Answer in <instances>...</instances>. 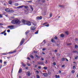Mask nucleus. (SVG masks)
<instances>
[{
    "label": "nucleus",
    "instance_id": "obj_25",
    "mask_svg": "<svg viewBox=\"0 0 78 78\" xmlns=\"http://www.w3.org/2000/svg\"><path fill=\"white\" fill-rule=\"evenodd\" d=\"M73 53H77V51H73Z\"/></svg>",
    "mask_w": 78,
    "mask_h": 78
},
{
    "label": "nucleus",
    "instance_id": "obj_61",
    "mask_svg": "<svg viewBox=\"0 0 78 78\" xmlns=\"http://www.w3.org/2000/svg\"><path fill=\"white\" fill-rule=\"evenodd\" d=\"M4 36H6V33H4Z\"/></svg>",
    "mask_w": 78,
    "mask_h": 78
},
{
    "label": "nucleus",
    "instance_id": "obj_31",
    "mask_svg": "<svg viewBox=\"0 0 78 78\" xmlns=\"http://www.w3.org/2000/svg\"><path fill=\"white\" fill-rule=\"evenodd\" d=\"M24 8H26V9H27V8H28V7L27 6H24Z\"/></svg>",
    "mask_w": 78,
    "mask_h": 78
},
{
    "label": "nucleus",
    "instance_id": "obj_62",
    "mask_svg": "<svg viewBox=\"0 0 78 78\" xmlns=\"http://www.w3.org/2000/svg\"><path fill=\"white\" fill-rule=\"evenodd\" d=\"M5 33L4 32H3L1 33V34H4Z\"/></svg>",
    "mask_w": 78,
    "mask_h": 78
},
{
    "label": "nucleus",
    "instance_id": "obj_7",
    "mask_svg": "<svg viewBox=\"0 0 78 78\" xmlns=\"http://www.w3.org/2000/svg\"><path fill=\"white\" fill-rule=\"evenodd\" d=\"M30 29L31 30H35V29H36V27H30Z\"/></svg>",
    "mask_w": 78,
    "mask_h": 78
},
{
    "label": "nucleus",
    "instance_id": "obj_48",
    "mask_svg": "<svg viewBox=\"0 0 78 78\" xmlns=\"http://www.w3.org/2000/svg\"><path fill=\"white\" fill-rule=\"evenodd\" d=\"M27 59L28 60H30V58H29V57H27Z\"/></svg>",
    "mask_w": 78,
    "mask_h": 78
},
{
    "label": "nucleus",
    "instance_id": "obj_46",
    "mask_svg": "<svg viewBox=\"0 0 78 78\" xmlns=\"http://www.w3.org/2000/svg\"><path fill=\"white\" fill-rule=\"evenodd\" d=\"M48 74L49 75H51V72H48Z\"/></svg>",
    "mask_w": 78,
    "mask_h": 78
},
{
    "label": "nucleus",
    "instance_id": "obj_36",
    "mask_svg": "<svg viewBox=\"0 0 78 78\" xmlns=\"http://www.w3.org/2000/svg\"><path fill=\"white\" fill-rule=\"evenodd\" d=\"M54 39H58V38L57 37L55 36V37H54Z\"/></svg>",
    "mask_w": 78,
    "mask_h": 78
},
{
    "label": "nucleus",
    "instance_id": "obj_50",
    "mask_svg": "<svg viewBox=\"0 0 78 78\" xmlns=\"http://www.w3.org/2000/svg\"><path fill=\"white\" fill-rule=\"evenodd\" d=\"M57 56H60V54H59V53H58L57 54Z\"/></svg>",
    "mask_w": 78,
    "mask_h": 78
},
{
    "label": "nucleus",
    "instance_id": "obj_11",
    "mask_svg": "<svg viewBox=\"0 0 78 78\" xmlns=\"http://www.w3.org/2000/svg\"><path fill=\"white\" fill-rule=\"evenodd\" d=\"M5 11H6V12H9V9H5Z\"/></svg>",
    "mask_w": 78,
    "mask_h": 78
},
{
    "label": "nucleus",
    "instance_id": "obj_29",
    "mask_svg": "<svg viewBox=\"0 0 78 78\" xmlns=\"http://www.w3.org/2000/svg\"><path fill=\"white\" fill-rule=\"evenodd\" d=\"M39 31V30H37L36 32H35V34H38V32Z\"/></svg>",
    "mask_w": 78,
    "mask_h": 78
},
{
    "label": "nucleus",
    "instance_id": "obj_49",
    "mask_svg": "<svg viewBox=\"0 0 78 78\" xmlns=\"http://www.w3.org/2000/svg\"><path fill=\"white\" fill-rule=\"evenodd\" d=\"M22 66H23V67H25V65L24 64H23V65H22Z\"/></svg>",
    "mask_w": 78,
    "mask_h": 78
},
{
    "label": "nucleus",
    "instance_id": "obj_58",
    "mask_svg": "<svg viewBox=\"0 0 78 78\" xmlns=\"http://www.w3.org/2000/svg\"><path fill=\"white\" fill-rule=\"evenodd\" d=\"M45 26L46 27H49V24H48V25H46Z\"/></svg>",
    "mask_w": 78,
    "mask_h": 78
},
{
    "label": "nucleus",
    "instance_id": "obj_42",
    "mask_svg": "<svg viewBox=\"0 0 78 78\" xmlns=\"http://www.w3.org/2000/svg\"><path fill=\"white\" fill-rule=\"evenodd\" d=\"M16 52H17V51L16 50H15L13 52V53H16Z\"/></svg>",
    "mask_w": 78,
    "mask_h": 78
},
{
    "label": "nucleus",
    "instance_id": "obj_53",
    "mask_svg": "<svg viewBox=\"0 0 78 78\" xmlns=\"http://www.w3.org/2000/svg\"><path fill=\"white\" fill-rule=\"evenodd\" d=\"M48 62H47V60H46V62H45V64H47Z\"/></svg>",
    "mask_w": 78,
    "mask_h": 78
},
{
    "label": "nucleus",
    "instance_id": "obj_41",
    "mask_svg": "<svg viewBox=\"0 0 78 78\" xmlns=\"http://www.w3.org/2000/svg\"><path fill=\"white\" fill-rule=\"evenodd\" d=\"M36 72L37 73H38V74H39V71L38 70H37L36 71Z\"/></svg>",
    "mask_w": 78,
    "mask_h": 78
},
{
    "label": "nucleus",
    "instance_id": "obj_52",
    "mask_svg": "<svg viewBox=\"0 0 78 78\" xmlns=\"http://www.w3.org/2000/svg\"><path fill=\"white\" fill-rule=\"evenodd\" d=\"M2 15L0 14V17L2 18Z\"/></svg>",
    "mask_w": 78,
    "mask_h": 78
},
{
    "label": "nucleus",
    "instance_id": "obj_8",
    "mask_svg": "<svg viewBox=\"0 0 78 78\" xmlns=\"http://www.w3.org/2000/svg\"><path fill=\"white\" fill-rule=\"evenodd\" d=\"M9 12H10V13H13V12H14V10L9 9Z\"/></svg>",
    "mask_w": 78,
    "mask_h": 78
},
{
    "label": "nucleus",
    "instance_id": "obj_51",
    "mask_svg": "<svg viewBox=\"0 0 78 78\" xmlns=\"http://www.w3.org/2000/svg\"><path fill=\"white\" fill-rule=\"evenodd\" d=\"M72 73H75V71H74V70H73V71H72Z\"/></svg>",
    "mask_w": 78,
    "mask_h": 78
},
{
    "label": "nucleus",
    "instance_id": "obj_38",
    "mask_svg": "<svg viewBox=\"0 0 78 78\" xmlns=\"http://www.w3.org/2000/svg\"><path fill=\"white\" fill-rule=\"evenodd\" d=\"M41 2L43 3H44V2H45V0H42Z\"/></svg>",
    "mask_w": 78,
    "mask_h": 78
},
{
    "label": "nucleus",
    "instance_id": "obj_26",
    "mask_svg": "<svg viewBox=\"0 0 78 78\" xmlns=\"http://www.w3.org/2000/svg\"><path fill=\"white\" fill-rule=\"evenodd\" d=\"M15 6H18L19 5V4H18V3H15Z\"/></svg>",
    "mask_w": 78,
    "mask_h": 78
},
{
    "label": "nucleus",
    "instance_id": "obj_19",
    "mask_svg": "<svg viewBox=\"0 0 78 78\" xmlns=\"http://www.w3.org/2000/svg\"><path fill=\"white\" fill-rule=\"evenodd\" d=\"M29 32H30V30H27L25 33V34H28V33H29Z\"/></svg>",
    "mask_w": 78,
    "mask_h": 78
},
{
    "label": "nucleus",
    "instance_id": "obj_18",
    "mask_svg": "<svg viewBox=\"0 0 78 78\" xmlns=\"http://www.w3.org/2000/svg\"><path fill=\"white\" fill-rule=\"evenodd\" d=\"M30 57L32 59H34V56L31 55H30Z\"/></svg>",
    "mask_w": 78,
    "mask_h": 78
},
{
    "label": "nucleus",
    "instance_id": "obj_2",
    "mask_svg": "<svg viewBox=\"0 0 78 78\" xmlns=\"http://www.w3.org/2000/svg\"><path fill=\"white\" fill-rule=\"evenodd\" d=\"M14 26L13 25L9 26L8 27V28H10V30H12L14 29Z\"/></svg>",
    "mask_w": 78,
    "mask_h": 78
},
{
    "label": "nucleus",
    "instance_id": "obj_37",
    "mask_svg": "<svg viewBox=\"0 0 78 78\" xmlns=\"http://www.w3.org/2000/svg\"><path fill=\"white\" fill-rule=\"evenodd\" d=\"M37 19V20H39V17L38 16L36 18Z\"/></svg>",
    "mask_w": 78,
    "mask_h": 78
},
{
    "label": "nucleus",
    "instance_id": "obj_9",
    "mask_svg": "<svg viewBox=\"0 0 78 78\" xmlns=\"http://www.w3.org/2000/svg\"><path fill=\"white\" fill-rule=\"evenodd\" d=\"M24 7V5H21L20 6H19L18 7H17L18 8H23V7Z\"/></svg>",
    "mask_w": 78,
    "mask_h": 78
},
{
    "label": "nucleus",
    "instance_id": "obj_5",
    "mask_svg": "<svg viewBox=\"0 0 78 78\" xmlns=\"http://www.w3.org/2000/svg\"><path fill=\"white\" fill-rule=\"evenodd\" d=\"M21 21L23 23L25 24V23L27 22V21L25 20L22 19L21 20Z\"/></svg>",
    "mask_w": 78,
    "mask_h": 78
},
{
    "label": "nucleus",
    "instance_id": "obj_24",
    "mask_svg": "<svg viewBox=\"0 0 78 78\" xmlns=\"http://www.w3.org/2000/svg\"><path fill=\"white\" fill-rule=\"evenodd\" d=\"M49 16L50 17H52V13H50Z\"/></svg>",
    "mask_w": 78,
    "mask_h": 78
},
{
    "label": "nucleus",
    "instance_id": "obj_20",
    "mask_svg": "<svg viewBox=\"0 0 78 78\" xmlns=\"http://www.w3.org/2000/svg\"><path fill=\"white\" fill-rule=\"evenodd\" d=\"M65 33L68 35V34H69V32H68V31H66Z\"/></svg>",
    "mask_w": 78,
    "mask_h": 78
},
{
    "label": "nucleus",
    "instance_id": "obj_6",
    "mask_svg": "<svg viewBox=\"0 0 78 78\" xmlns=\"http://www.w3.org/2000/svg\"><path fill=\"white\" fill-rule=\"evenodd\" d=\"M43 74L44 76H45V77H47V76H48V74H47V73H43Z\"/></svg>",
    "mask_w": 78,
    "mask_h": 78
},
{
    "label": "nucleus",
    "instance_id": "obj_64",
    "mask_svg": "<svg viewBox=\"0 0 78 78\" xmlns=\"http://www.w3.org/2000/svg\"><path fill=\"white\" fill-rule=\"evenodd\" d=\"M4 64H6V62H4Z\"/></svg>",
    "mask_w": 78,
    "mask_h": 78
},
{
    "label": "nucleus",
    "instance_id": "obj_54",
    "mask_svg": "<svg viewBox=\"0 0 78 78\" xmlns=\"http://www.w3.org/2000/svg\"><path fill=\"white\" fill-rule=\"evenodd\" d=\"M2 60H0V62H1V63H2Z\"/></svg>",
    "mask_w": 78,
    "mask_h": 78
},
{
    "label": "nucleus",
    "instance_id": "obj_33",
    "mask_svg": "<svg viewBox=\"0 0 78 78\" xmlns=\"http://www.w3.org/2000/svg\"><path fill=\"white\" fill-rule=\"evenodd\" d=\"M27 2H29V3H31L32 2V1H27Z\"/></svg>",
    "mask_w": 78,
    "mask_h": 78
},
{
    "label": "nucleus",
    "instance_id": "obj_57",
    "mask_svg": "<svg viewBox=\"0 0 78 78\" xmlns=\"http://www.w3.org/2000/svg\"><path fill=\"white\" fill-rule=\"evenodd\" d=\"M36 57H37V58H39V56H38V55H36Z\"/></svg>",
    "mask_w": 78,
    "mask_h": 78
},
{
    "label": "nucleus",
    "instance_id": "obj_35",
    "mask_svg": "<svg viewBox=\"0 0 78 78\" xmlns=\"http://www.w3.org/2000/svg\"><path fill=\"white\" fill-rule=\"evenodd\" d=\"M54 40V38H53L52 39H51V41L52 42H54L53 41Z\"/></svg>",
    "mask_w": 78,
    "mask_h": 78
},
{
    "label": "nucleus",
    "instance_id": "obj_16",
    "mask_svg": "<svg viewBox=\"0 0 78 78\" xmlns=\"http://www.w3.org/2000/svg\"><path fill=\"white\" fill-rule=\"evenodd\" d=\"M9 3L10 4V5H11V4H12V1H9Z\"/></svg>",
    "mask_w": 78,
    "mask_h": 78
},
{
    "label": "nucleus",
    "instance_id": "obj_21",
    "mask_svg": "<svg viewBox=\"0 0 78 78\" xmlns=\"http://www.w3.org/2000/svg\"><path fill=\"white\" fill-rule=\"evenodd\" d=\"M74 47H75V48H78V45H75Z\"/></svg>",
    "mask_w": 78,
    "mask_h": 78
},
{
    "label": "nucleus",
    "instance_id": "obj_59",
    "mask_svg": "<svg viewBox=\"0 0 78 78\" xmlns=\"http://www.w3.org/2000/svg\"><path fill=\"white\" fill-rule=\"evenodd\" d=\"M58 72H59V73H61V71H59Z\"/></svg>",
    "mask_w": 78,
    "mask_h": 78
},
{
    "label": "nucleus",
    "instance_id": "obj_13",
    "mask_svg": "<svg viewBox=\"0 0 78 78\" xmlns=\"http://www.w3.org/2000/svg\"><path fill=\"white\" fill-rule=\"evenodd\" d=\"M32 23L33 25H34V26H36L37 24L36 22H32Z\"/></svg>",
    "mask_w": 78,
    "mask_h": 78
},
{
    "label": "nucleus",
    "instance_id": "obj_10",
    "mask_svg": "<svg viewBox=\"0 0 78 78\" xmlns=\"http://www.w3.org/2000/svg\"><path fill=\"white\" fill-rule=\"evenodd\" d=\"M38 64H39L43 65V64H44V62H39L38 63Z\"/></svg>",
    "mask_w": 78,
    "mask_h": 78
},
{
    "label": "nucleus",
    "instance_id": "obj_3",
    "mask_svg": "<svg viewBox=\"0 0 78 78\" xmlns=\"http://www.w3.org/2000/svg\"><path fill=\"white\" fill-rule=\"evenodd\" d=\"M26 24L27 25H28L29 26H30V25H31V23L30 21H26Z\"/></svg>",
    "mask_w": 78,
    "mask_h": 78
},
{
    "label": "nucleus",
    "instance_id": "obj_45",
    "mask_svg": "<svg viewBox=\"0 0 78 78\" xmlns=\"http://www.w3.org/2000/svg\"><path fill=\"white\" fill-rule=\"evenodd\" d=\"M7 32L8 33H9V32H10V30H8L7 31Z\"/></svg>",
    "mask_w": 78,
    "mask_h": 78
},
{
    "label": "nucleus",
    "instance_id": "obj_56",
    "mask_svg": "<svg viewBox=\"0 0 78 78\" xmlns=\"http://www.w3.org/2000/svg\"><path fill=\"white\" fill-rule=\"evenodd\" d=\"M55 77H56V78H58V76L57 75H55Z\"/></svg>",
    "mask_w": 78,
    "mask_h": 78
},
{
    "label": "nucleus",
    "instance_id": "obj_27",
    "mask_svg": "<svg viewBox=\"0 0 78 78\" xmlns=\"http://www.w3.org/2000/svg\"><path fill=\"white\" fill-rule=\"evenodd\" d=\"M37 78H40V76L39 75H36Z\"/></svg>",
    "mask_w": 78,
    "mask_h": 78
},
{
    "label": "nucleus",
    "instance_id": "obj_28",
    "mask_svg": "<svg viewBox=\"0 0 78 78\" xmlns=\"http://www.w3.org/2000/svg\"><path fill=\"white\" fill-rule=\"evenodd\" d=\"M53 64L54 66H56V62H53Z\"/></svg>",
    "mask_w": 78,
    "mask_h": 78
},
{
    "label": "nucleus",
    "instance_id": "obj_32",
    "mask_svg": "<svg viewBox=\"0 0 78 78\" xmlns=\"http://www.w3.org/2000/svg\"><path fill=\"white\" fill-rule=\"evenodd\" d=\"M27 66H31V65H30V64L28 63H27Z\"/></svg>",
    "mask_w": 78,
    "mask_h": 78
},
{
    "label": "nucleus",
    "instance_id": "obj_12",
    "mask_svg": "<svg viewBox=\"0 0 78 78\" xmlns=\"http://www.w3.org/2000/svg\"><path fill=\"white\" fill-rule=\"evenodd\" d=\"M30 9H32V11H33L34 10L33 8V7L31 5H30Z\"/></svg>",
    "mask_w": 78,
    "mask_h": 78
},
{
    "label": "nucleus",
    "instance_id": "obj_22",
    "mask_svg": "<svg viewBox=\"0 0 78 78\" xmlns=\"http://www.w3.org/2000/svg\"><path fill=\"white\" fill-rule=\"evenodd\" d=\"M62 61H65V58H63L62 59Z\"/></svg>",
    "mask_w": 78,
    "mask_h": 78
},
{
    "label": "nucleus",
    "instance_id": "obj_63",
    "mask_svg": "<svg viewBox=\"0 0 78 78\" xmlns=\"http://www.w3.org/2000/svg\"><path fill=\"white\" fill-rule=\"evenodd\" d=\"M0 26L3 25V24L1 23H0Z\"/></svg>",
    "mask_w": 78,
    "mask_h": 78
},
{
    "label": "nucleus",
    "instance_id": "obj_44",
    "mask_svg": "<svg viewBox=\"0 0 78 78\" xmlns=\"http://www.w3.org/2000/svg\"><path fill=\"white\" fill-rule=\"evenodd\" d=\"M42 16H40V17H39V19H40V20H41V19H42Z\"/></svg>",
    "mask_w": 78,
    "mask_h": 78
},
{
    "label": "nucleus",
    "instance_id": "obj_4",
    "mask_svg": "<svg viewBox=\"0 0 78 78\" xmlns=\"http://www.w3.org/2000/svg\"><path fill=\"white\" fill-rule=\"evenodd\" d=\"M24 38H23L20 42V45H22V44H23V41H24Z\"/></svg>",
    "mask_w": 78,
    "mask_h": 78
},
{
    "label": "nucleus",
    "instance_id": "obj_47",
    "mask_svg": "<svg viewBox=\"0 0 78 78\" xmlns=\"http://www.w3.org/2000/svg\"><path fill=\"white\" fill-rule=\"evenodd\" d=\"M38 69H41V66H39L38 67Z\"/></svg>",
    "mask_w": 78,
    "mask_h": 78
},
{
    "label": "nucleus",
    "instance_id": "obj_43",
    "mask_svg": "<svg viewBox=\"0 0 78 78\" xmlns=\"http://www.w3.org/2000/svg\"><path fill=\"white\" fill-rule=\"evenodd\" d=\"M72 44L71 43H69L67 44V45H71Z\"/></svg>",
    "mask_w": 78,
    "mask_h": 78
},
{
    "label": "nucleus",
    "instance_id": "obj_1",
    "mask_svg": "<svg viewBox=\"0 0 78 78\" xmlns=\"http://www.w3.org/2000/svg\"><path fill=\"white\" fill-rule=\"evenodd\" d=\"M20 22V20L18 19H15L11 22V23L13 24H19Z\"/></svg>",
    "mask_w": 78,
    "mask_h": 78
},
{
    "label": "nucleus",
    "instance_id": "obj_17",
    "mask_svg": "<svg viewBox=\"0 0 78 78\" xmlns=\"http://www.w3.org/2000/svg\"><path fill=\"white\" fill-rule=\"evenodd\" d=\"M44 69L45 70H47L48 69V68L47 66H44Z\"/></svg>",
    "mask_w": 78,
    "mask_h": 78
},
{
    "label": "nucleus",
    "instance_id": "obj_39",
    "mask_svg": "<svg viewBox=\"0 0 78 78\" xmlns=\"http://www.w3.org/2000/svg\"><path fill=\"white\" fill-rule=\"evenodd\" d=\"M9 54H12L13 53V52H9Z\"/></svg>",
    "mask_w": 78,
    "mask_h": 78
},
{
    "label": "nucleus",
    "instance_id": "obj_14",
    "mask_svg": "<svg viewBox=\"0 0 78 78\" xmlns=\"http://www.w3.org/2000/svg\"><path fill=\"white\" fill-rule=\"evenodd\" d=\"M27 73L28 76H30V72L28 71L27 72Z\"/></svg>",
    "mask_w": 78,
    "mask_h": 78
},
{
    "label": "nucleus",
    "instance_id": "obj_55",
    "mask_svg": "<svg viewBox=\"0 0 78 78\" xmlns=\"http://www.w3.org/2000/svg\"><path fill=\"white\" fill-rule=\"evenodd\" d=\"M59 7H63V5H59Z\"/></svg>",
    "mask_w": 78,
    "mask_h": 78
},
{
    "label": "nucleus",
    "instance_id": "obj_40",
    "mask_svg": "<svg viewBox=\"0 0 78 78\" xmlns=\"http://www.w3.org/2000/svg\"><path fill=\"white\" fill-rule=\"evenodd\" d=\"M46 50V49H45V48H43L42 49L43 51H44V50Z\"/></svg>",
    "mask_w": 78,
    "mask_h": 78
},
{
    "label": "nucleus",
    "instance_id": "obj_34",
    "mask_svg": "<svg viewBox=\"0 0 78 78\" xmlns=\"http://www.w3.org/2000/svg\"><path fill=\"white\" fill-rule=\"evenodd\" d=\"M41 61H44V58L41 57Z\"/></svg>",
    "mask_w": 78,
    "mask_h": 78
},
{
    "label": "nucleus",
    "instance_id": "obj_15",
    "mask_svg": "<svg viewBox=\"0 0 78 78\" xmlns=\"http://www.w3.org/2000/svg\"><path fill=\"white\" fill-rule=\"evenodd\" d=\"M22 69H20L18 71V73H21L22 71Z\"/></svg>",
    "mask_w": 78,
    "mask_h": 78
},
{
    "label": "nucleus",
    "instance_id": "obj_60",
    "mask_svg": "<svg viewBox=\"0 0 78 78\" xmlns=\"http://www.w3.org/2000/svg\"><path fill=\"white\" fill-rule=\"evenodd\" d=\"M73 69H76L75 66H73Z\"/></svg>",
    "mask_w": 78,
    "mask_h": 78
},
{
    "label": "nucleus",
    "instance_id": "obj_23",
    "mask_svg": "<svg viewBox=\"0 0 78 78\" xmlns=\"http://www.w3.org/2000/svg\"><path fill=\"white\" fill-rule=\"evenodd\" d=\"M61 37H64V35L63 34H62L61 35Z\"/></svg>",
    "mask_w": 78,
    "mask_h": 78
},
{
    "label": "nucleus",
    "instance_id": "obj_30",
    "mask_svg": "<svg viewBox=\"0 0 78 78\" xmlns=\"http://www.w3.org/2000/svg\"><path fill=\"white\" fill-rule=\"evenodd\" d=\"M34 53H37V51H34Z\"/></svg>",
    "mask_w": 78,
    "mask_h": 78
}]
</instances>
